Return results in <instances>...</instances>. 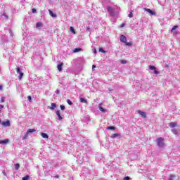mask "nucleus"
Here are the masks:
<instances>
[{
	"instance_id": "obj_4",
	"label": "nucleus",
	"mask_w": 180,
	"mask_h": 180,
	"mask_svg": "<svg viewBox=\"0 0 180 180\" xmlns=\"http://www.w3.org/2000/svg\"><path fill=\"white\" fill-rule=\"evenodd\" d=\"M1 124L4 127H9V126H11V122L9 120H7L6 122H2Z\"/></svg>"
},
{
	"instance_id": "obj_3",
	"label": "nucleus",
	"mask_w": 180,
	"mask_h": 180,
	"mask_svg": "<svg viewBox=\"0 0 180 180\" xmlns=\"http://www.w3.org/2000/svg\"><path fill=\"white\" fill-rule=\"evenodd\" d=\"M108 12L110 13V16H115V11H113V8L108 7L107 8Z\"/></svg>"
},
{
	"instance_id": "obj_16",
	"label": "nucleus",
	"mask_w": 180,
	"mask_h": 180,
	"mask_svg": "<svg viewBox=\"0 0 180 180\" xmlns=\"http://www.w3.org/2000/svg\"><path fill=\"white\" fill-rule=\"evenodd\" d=\"M49 12L50 16H51L52 18H57V15L54 14V13H53L51 10H49Z\"/></svg>"
},
{
	"instance_id": "obj_6",
	"label": "nucleus",
	"mask_w": 180,
	"mask_h": 180,
	"mask_svg": "<svg viewBox=\"0 0 180 180\" xmlns=\"http://www.w3.org/2000/svg\"><path fill=\"white\" fill-rule=\"evenodd\" d=\"M149 70H152L153 71H154V73L155 74H160V72L157 71V68H155V66H153V65H150L149 66Z\"/></svg>"
},
{
	"instance_id": "obj_44",
	"label": "nucleus",
	"mask_w": 180,
	"mask_h": 180,
	"mask_svg": "<svg viewBox=\"0 0 180 180\" xmlns=\"http://www.w3.org/2000/svg\"><path fill=\"white\" fill-rule=\"evenodd\" d=\"M3 16H4V18H6V19H8V15H6V14H4Z\"/></svg>"
},
{
	"instance_id": "obj_19",
	"label": "nucleus",
	"mask_w": 180,
	"mask_h": 180,
	"mask_svg": "<svg viewBox=\"0 0 180 180\" xmlns=\"http://www.w3.org/2000/svg\"><path fill=\"white\" fill-rule=\"evenodd\" d=\"M79 101H80V102H82V103H86V99H85V98H82V97H80L79 98Z\"/></svg>"
},
{
	"instance_id": "obj_9",
	"label": "nucleus",
	"mask_w": 180,
	"mask_h": 180,
	"mask_svg": "<svg viewBox=\"0 0 180 180\" xmlns=\"http://www.w3.org/2000/svg\"><path fill=\"white\" fill-rule=\"evenodd\" d=\"M102 105H103L102 103L98 104V108H99V110H101V112H102L103 113H105V112H106V109L103 108Z\"/></svg>"
},
{
	"instance_id": "obj_23",
	"label": "nucleus",
	"mask_w": 180,
	"mask_h": 180,
	"mask_svg": "<svg viewBox=\"0 0 180 180\" xmlns=\"http://www.w3.org/2000/svg\"><path fill=\"white\" fill-rule=\"evenodd\" d=\"M29 136V134L26 132V134L22 136V140H26Z\"/></svg>"
},
{
	"instance_id": "obj_25",
	"label": "nucleus",
	"mask_w": 180,
	"mask_h": 180,
	"mask_svg": "<svg viewBox=\"0 0 180 180\" xmlns=\"http://www.w3.org/2000/svg\"><path fill=\"white\" fill-rule=\"evenodd\" d=\"M15 168L16 170L19 169V168H20V165H19L18 163L15 164Z\"/></svg>"
},
{
	"instance_id": "obj_17",
	"label": "nucleus",
	"mask_w": 180,
	"mask_h": 180,
	"mask_svg": "<svg viewBox=\"0 0 180 180\" xmlns=\"http://www.w3.org/2000/svg\"><path fill=\"white\" fill-rule=\"evenodd\" d=\"M57 107V105H56V103H52L51 105V107L49 108V109H51V110H54V109Z\"/></svg>"
},
{
	"instance_id": "obj_33",
	"label": "nucleus",
	"mask_w": 180,
	"mask_h": 180,
	"mask_svg": "<svg viewBox=\"0 0 180 180\" xmlns=\"http://www.w3.org/2000/svg\"><path fill=\"white\" fill-rule=\"evenodd\" d=\"M5 102V97H1V103H4Z\"/></svg>"
},
{
	"instance_id": "obj_18",
	"label": "nucleus",
	"mask_w": 180,
	"mask_h": 180,
	"mask_svg": "<svg viewBox=\"0 0 180 180\" xmlns=\"http://www.w3.org/2000/svg\"><path fill=\"white\" fill-rule=\"evenodd\" d=\"M34 131H36V129H29L27 131V133L28 134H30V133H34Z\"/></svg>"
},
{
	"instance_id": "obj_46",
	"label": "nucleus",
	"mask_w": 180,
	"mask_h": 180,
	"mask_svg": "<svg viewBox=\"0 0 180 180\" xmlns=\"http://www.w3.org/2000/svg\"><path fill=\"white\" fill-rule=\"evenodd\" d=\"M0 109H4V105H0Z\"/></svg>"
},
{
	"instance_id": "obj_41",
	"label": "nucleus",
	"mask_w": 180,
	"mask_h": 180,
	"mask_svg": "<svg viewBox=\"0 0 180 180\" xmlns=\"http://www.w3.org/2000/svg\"><path fill=\"white\" fill-rule=\"evenodd\" d=\"M28 98V101H30V102H32V96H28L27 97Z\"/></svg>"
},
{
	"instance_id": "obj_13",
	"label": "nucleus",
	"mask_w": 180,
	"mask_h": 180,
	"mask_svg": "<svg viewBox=\"0 0 180 180\" xmlns=\"http://www.w3.org/2000/svg\"><path fill=\"white\" fill-rule=\"evenodd\" d=\"M56 114L58 117V120H63V117H61V114H60V110H56Z\"/></svg>"
},
{
	"instance_id": "obj_47",
	"label": "nucleus",
	"mask_w": 180,
	"mask_h": 180,
	"mask_svg": "<svg viewBox=\"0 0 180 180\" xmlns=\"http://www.w3.org/2000/svg\"><path fill=\"white\" fill-rule=\"evenodd\" d=\"M94 53H96V49L94 50Z\"/></svg>"
},
{
	"instance_id": "obj_39",
	"label": "nucleus",
	"mask_w": 180,
	"mask_h": 180,
	"mask_svg": "<svg viewBox=\"0 0 180 180\" xmlns=\"http://www.w3.org/2000/svg\"><path fill=\"white\" fill-rule=\"evenodd\" d=\"M126 43V46H131V43L130 42H125Z\"/></svg>"
},
{
	"instance_id": "obj_24",
	"label": "nucleus",
	"mask_w": 180,
	"mask_h": 180,
	"mask_svg": "<svg viewBox=\"0 0 180 180\" xmlns=\"http://www.w3.org/2000/svg\"><path fill=\"white\" fill-rule=\"evenodd\" d=\"M81 50H82L81 48H76L74 50V53H79V51H81Z\"/></svg>"
},
{
	"instance_id": "obj_5",
	"label": "nucleus",
	"mask_w": 180,
	"mask_h": 180,
	"mask_svg": "<svg viewBox=\"0 0 180 180\" xmlns=\"http://www.w3.org/2000/svg\"><path fill=\"white\" fill-rule=\"evenodd\" d=\"M146 12H148V13H150V15L152 16H155V12L153 11L150 8H144Z\"/></svg>"
},
{
	"instance_id": "obj_27",
	"label": "nucleus",
	"mask_w": 180,
	"mask_h": 180,
	"mask_svg": "<svg viewBox=\"0 0 180 180\" xmlns=\"http://www.w3.org/2000/svg\"><path fill=\"white\" fill-rule=\"evenodd\" d=\"M70 32H72V33H73L74 34H75V30H74V27H70Z\"/></svg>"
},
{
	"instance_id": "obj_34",
	"label": "nucleus",
	"mask_w": 180,
	"mask_h": 180,
	"mask_svg": "<svg viewBox=\"0 0 180 180\" xmlns=\"http://www.w3.org/2000/svg\"><path fill=\"white\" fill-rule=\"evenodd\" d=\"M172 131L173 134H176V130L175 129H172Z\"/></svg>"
},
{
	"instance_id": "obj_35",
	"label": "nucleus",
	"mask_w": 180,
	"mask_h": 180,
	"mask_svg": "<svg viewBox=\"0 0 180 180\" xmlns=\"http://www.w3.org/2000/svg\"><path fill=\"white\" fill-rule=\"evenodd\" d=\"M60 109L61 110H64L65 109V106L60 105Z\"/></svg>"
},
{
	"instance_id": "obj_15",
	"label": "nucleus",
	"mask_w": 180,
	"mask_h": 180,
	"mask_svg": "<svg viewBox=\"0 0 180 180\" xmlns=\"http://www.w3.org/2000/svg\"><path fill=\"white\" fill-rule=\"evenodd\" d=\"M138 112L141 115V116H142V117H144V118L147 117L146 112H144L143 111H140V110H139Z\"/></svg>"
},
{
	"instance_id": "obj_45",
	"label": "nucleus",
	"mask_w": 180,
	"mask_h": 180,
	"mask_svg": "<svg viewBox=\"0 0 180 180\" xmlns=\"http://www.w3.org/2000/svg\"><path fill=\"white\" fill-rule=\"evenodd\" d=\"M94 68H96V66L95 65H92V69L94 70Z\"/></svg>"
},
{
	"instance_id": "obj_42",
	"label": "nucleus",
	"mask_w": 180,
	"mask_h": 180,
	"mask_svg": "<svg viewBox=\"0 0 180 180\" xmlns=\"http://www.w3.org/2000/svg\"><path fill=\"white\" fill-rule=\"evenodd\" d=\"M36 8H32V13H36Z\"/></svg>"
},
{
	"instance_id": "obj_28",
	"label": "nucleus",
	"mask_w": 180,
	"mask_h": 180,
	"mask_svg": "<svg viewBox=\"0 0 180 180\" xmlns=\"http://www.w3.org/2000/svg\"><path fill=\"white\" fill-rule=\"evenodd\" d=\"M129 18H133V11H131L129 14L128 15Z\"/></svg>"
},
{
	"instance_id": "obj_40",
	"label": "nucleus",
	"mask_w": 180,
	"mask_h": 180,
	"mask_svg": "<svg viewBox=\"0 0 180 180\" xmlns=\"http://www.w3.org/2000/svg\"><path fill=\"white\" fill-rule=\"evenodd\" d=\"M4 89V86L2 84L0 85V91H3Z\"/></svg>"
},
{
	"instance_id": "obj_38",
	"label": "nucleus",
	"mask_w": 180,
	"mask_h": 180,
	"mask_svg": "<svg viewBox=\"0 0 180 180\" xmlns=\"http://www.w3.org/2000/svg\"><path fill=\"white\" fill-rule=\"evenodd\" d=\"M124 180H130V177L129 176H126L124 178Z\"/></svg>"
},
{
	"instance_id": "obj_11",
	"label": "nucleus",
	"mask_w": 180,
	"mask_h": 180,
	"mask_svg": "<svg viewBox=\"0 0 180 180\" xmlns=\"http://www.w3.org/2000/svg\"><path fill=\"white\" fill-rule=\"evenodd\" d=\"M56 114L58 117V120H63V117H61V114H60V110H56Z\"/></svg>"
},
{
	"instance_id": "obj_26",
	"label": "nucleus",
	"mask_w": 180,
	"mask_h": 180,
	"mask_svg": "<svg viewBox=\"0 0 180 180\" xmlns=\"http://www.w3.org/2000/svg\"><path fill=\"white\" fill-rule=\"evenodd\" d=\"M107 129H108V130H115L116 127H108Z\"/></svg>"
},
{
	"instance_id": "obj_12",
	"label": "nucleus",
	"mask_w": 180,
	"mask_h": 180,
	"mask_svg": "<svg viewBox=\"0 0 180 180\" xmlns=\"http://www.w3.org/2000/svg\"><path fill=\"white\" fill-rule=\"evenodd\" d=\"M56 114L58 117V120H63V117H61V114H60V110H56Z\"/></svg>"
},
{
	"instance_id": "obj_49",
	"label": "nucleus",
	"mask_w": 180,
	"mask_h": 180,
	"mask_svg": "<svg viewBox=\"0 0 180 180\" xmlns=\"http://www.w3.org/2000/svg\"><path fill=\"white\" fill-rule=\"evenodd\" d=\"M56 178H58V176H56Z\"/></svg>"
},
{
	"instance_id": "obj_8",
	"label": "nucleus",
	"mask_w": 180,
	"mask_h": 180,
	"mask_svg": "<svg viewBox=\"0 0 180 180\" xmlns=\"http://www.w3.org/2000/svg\"><path fill=\"white\" fill-rule=\"evenodd\" d=\"M8 143H9V139H5V140L0 141V144H1L2 146H6V144H8Z\"/></svg>"
},
{
	"instance_id": "obj_14",
	"label": "nucleus",
	"mask_w": 180,
	"mask_h": 180,
	"mask_svg": "<svg viewBox=\"0 0 180 180\" xmlns=\"http://www.w3.org/2000/svg\"><path fill=\"white\" fill-rule=\"evenodd\" d=\"M36 27L37 29H40L41 27H43V23H41V22H37Z\"/></svg>"
},
{
	"instance_id": "obj_36",
	"label": "nucleus",
	"mask_w": 180,
	"mask_h": 180,
	"mask_svg": "<svg viewBox=\"0 0 180 180\" xmlns=\"http://www.w3.org/2000/svg\"><path fill=\"white\" fill-rule=\"evenodd\" d=\"M99 51H101V53H105V50H103L102 48L99 49Z\"/></svg>"
},
{
	"instance_id": "obj_43",
	"label": "nucleus",
	"mask_w": 180,
	"mask_h": 180,
	"mask_svg": "<svg viewBox=\"0 0 180 180\" xmlns=\"http://www.w3.org/2000/svg\"><path fill=\"white\" fill-rule=\"evenodd\" d=\"M125 25L124 23L121 24L120 27H124Z\"/></svg>"
},
{
	"instance_id": "obj_29",
	"label": "nucleus",
	"mask_w": 180,
	"mask_h": 180,
	"mask_svg": "<svg viewBox=\"0 0 180 180\" xmlns=\"http://www.w3.org/2000/svg\"><path fill=\"white\" fill-rule=\"evenodd\" d=\"M120 63L121 64H127V60H122Z\"/></svg>"
},
{
	"instance_id": "obj_10",
	"label": "nucleus",
	"mask_w": 180,
	"mask_h": 180,
	"mask_svg": "<svg viewBox=\"0 0 180 180\" xmlns=\"http://www.w3.org/2000/svg\"><path fill=\"white\" fill-rule=\"evenodd\" d=\"M63 65H64V63H60V64L58 65L57 68L58 71L61 72L63 71Z\"/></svg>"
},
{
	"instance_id": "obj_51",
	"label": "nucleus",
	"mask_w": 180,
	"mask_h": 180,
	"mask_svg": "<svg viewBox=\"0 0 180 180\" xmlns=\"http://www.w3.org/2000/svg\"><path fill=\"white\" fill-rule=\"evenodd\" d=\"M0 113H1V110H0Z\"/></svg>"
},
{
	"instance_id": "obj_48",
	"label": "nucleus",
	"mask_w": 180,
	"mask_h": 180,
	"mask_svg": "<svg viewBox=\"0 0 180 180\" xmlns=\"http://www.w3.org/2000/svg\"><path fill=\"white\" fill-rule=\"evenodd\" d=\"M87 30H89V27L87 28Z\"/></svg>"
},
{
	"instance_id": "obj_1",
	"label": "nucleus",
	"mask_w": 180,
	"mask_h": 180,
	"mask_svg": "<svg viewBox=\"0 0 180 180\" xmlns=\"http://www.w3.org/2000/svg\"><path fill=\"white\" fill-rule=\"evenodd\" d=\"M157 144L158 147H164V138H158Z\"/></svg>"
},
{
	"instance_id": "obj_22",
	"label": "nucleus",
	"mask_w": 180,
	"mask_h": 180,
	"mask_svg": "<svg viewBox=\"0 0 180 180\" xmlns=\"http://www.w3.org/2000/svg\"><path fill=\"white\" fill-rule=\"evenodd\" d=\"M119 136H120V134H113L111 137L112 139H116V137H119Z\"/></svg>"
},
{
	"instance_id": "obj_30",
	"label": "nucleus",
	"mask_w": 180,
	"mask_h": 180,
	"mask_svg": "<svg viewBox=\"0 0 180 180\" xmlns=\"http://www.w3.org/2000/svg\"><path fill=\"white\" fill-rule=\"evenodd\" d=\"M67 103H68V105H72V101H70V99L67 100Z\"/></svg>"
},
{
	"instance_id": "obj_50",
	"label": "nucleus",
	"mask_w": 180,
	"mask_h": 180,
	"mask_svg": "<svg viewBox=\"0 0 180 180\" xmlns=\"http://www.w3.org/2000/svg\"><path fill=\"white\" fill-rule=\"evenodd\" d=\"M0 123H1V119H0Z\"/></svg>"
},
{
	"instance_id": "obj_32",
	"label": "nucleus",
	"mask_w": 180,
	"mask_h": 180,
	"mask_svg": "<svg viewBox=\"0 0 180 180\" xmlns=\"http://www.w3.org/2000/svg\"><path fill=\"white\" fill-rule=\"evenodd\" d=\"M178 28V26L175 25L172 28V32H174V30H176Z\"/></svg>"
},
{
	"instance_id": "obj_31",
	"label": "nucleus",
	"mask_w": 180,
	"mask_h": 180,
	"mask_svg": "<svg viewBox=\"0 0 180 180\" xmlns=\"http://www.w3.org/2000/svg\"><path fill=\"white\" fill-rule=\"evenodd\" d=\"M22 180H29V176H25L22 177Z\"/></svg>"
},
{
	"instance_id": "obj_20",
	"label": "nucleus",
	"mask_w": 180,
	"mask_h": 180,
	"mask_svg": "<svg viewBox=\"0 0 180 180\" xmlns=\"http://www.w3.org/2000/svg\"><path fill=\"white\" fill-rule=\"evenodd\" d=\"M41 137H43V139H47L49 137V135H47V134L46 133H41Z\"/></svg>"
},
{
	"instance_id": "obj_37",
	"label": "nucleus",
	"mask_w": 180,
	"mask_h": 180,
	"mask_svg": "<svg viewBox=\"0 0 180 180\" xmlns=\"http://www.w3.org/2000/svg\"><path fill=\"white\" fill-rule=\"evenodd\" d=\"M174 176H174V175H170V178L169 179V180H174Z\"/></svg>"
},
{
	"instance_id": "obj_2",
	"label": "nucleus",
	"mask_w": 180,
	"mask_h": 180,
	"mask_svg": "<svg viewBox=\"0 0 180 180\" xmlns=\"http://www.w3.org/2000/svg\"><path fill=\"white\" fill-rule=\"evenodd\" d=\"M16 71H17V74H20V75L18 76V79H22L23 78V72H22V71L20 70V68L18 67L16 68Z\"/></svg>"
},
{
	"instance_id": "obj_7",
	"label": "nucleus",
	"mask_w": 180,
	"mask_h": 180,
	"mask_svg": "<svg viewBox=\"0 0 180 180\" xmlns=\"http://www.w3.org/2000/svg\"><path fill=\"white\" fill-rule=\"evenodd\" d=\"M120 41L122 43H126V41H127V38H126V36L124 35H121L120 36Z\"/></svg>"
},
{
	"instance_id": "obj_21",
	"label": "nucleus",
	"mask_w": 180,
	"mask_h": 180,
	"mask_svg": "<svg viewBox=\"0 0 180 180\" xmlns=\"http://www.w3.org/2000/svg\"><path fill=\"white\" fill-rule=\"evenodd\" d=\"M169 126H170L172 128L176 127V122H171L169 123Z\"/></svg>"
}]
</instances>
